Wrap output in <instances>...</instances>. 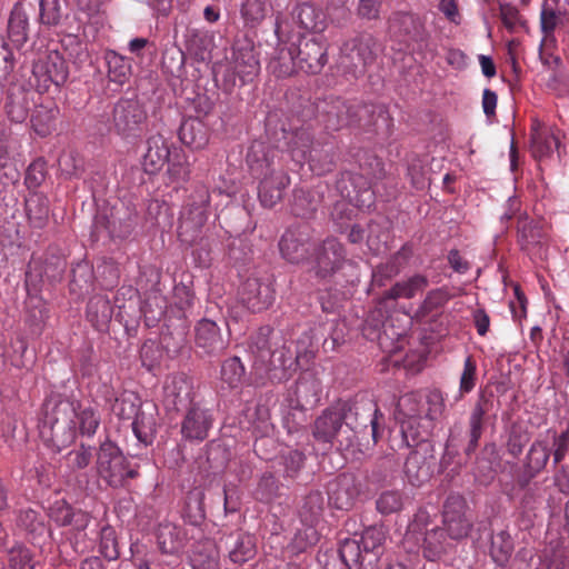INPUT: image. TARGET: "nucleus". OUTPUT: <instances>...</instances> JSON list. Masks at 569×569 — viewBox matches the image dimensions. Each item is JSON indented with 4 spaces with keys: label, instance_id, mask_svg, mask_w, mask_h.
<instances>
[{
    "label": "nucleus",
    "instance_id": "nucleus-1",
    "mask_svg": "<svg viewBox=\"0 0 569 569\" xmlns=\"http://www.w3.org/2000/svg\"><path fill=\"white\" fill-rule=\"evenodd\" d=\"M80 405L59 395L48 398L42 406L39 432L53 452H60L73 443L77 436V410Z\"/></svg>",
    "mask_w": 569,
    "mask_h": 569
},
{
    "label": "nucleus",
    "instance_id": "nucleus-2",
    "mask_svg": "<svg viewBox=\"0 0 569 569\" xmlns=\"http://www.w3.org/2000/svg\"><path fill=\"white\" fill-rule=\"evenodd\" d=\"M278 150L262 141H253L247 153V163L253 177L260 179L258 197L264 208L274 207L289 184L288 174L277 168Z\"/></svg>",
    "mask_w": 569,
    "mask_h": 569
},
{
    "label": "nucleus",
    "instance_id": "nucleus-3",
    "mask_svg": "<svg viewBox=\"0 0 569 569\" xmlns=\"http://www.w3.org/2000/svg\"><path fill=\"white\" fill-rule=\"evenodd\" d=\"M328 63V43L323 39L303 38L297 48H281L271 62L272 72L280 78L289 77L298 66L302 71L318 74Z\"/></svg>",
    "mask_w": 569,
    "mask_h": 569
},
{
    "label": "nucleus",
    "instance_id": "nucleus-4",
    "mask_svg": "<svg viewBox=\"0 0 569 569\" xmlns=\"http://www.w3.org/2000/svg\"><path fill=\"white\" fill-rule=\"evenodd\" d=\"M96 472L107 486L119 489L139 476V467L132 465L114 442L106 440L96 453Z\"/></svg>",
    "mask_w": 569,
    "mask_h": 569
},
{
    "label": "nucleus",
    "instance_id": "nucleus-5",
    "mask_svg": "<svg viewBox=\"0 0 569 569\" xmlns=\"http://www.w3.org/2000/svg\"><path fill=\"white\" fill-rule=\"evenodd\" d=\"M288 148L296 162H308L318 174L332 169L335 161L333 147L315 142L313 134L308 128L295 130L289 138Z\"/></svg>",
    "mask_w": 569,
    "mask_h": 569
},
{
    "label": "nucleus",
    "instance_id": "nucleus-6",
    "mask_svg": "<svg viewBox=\"0 0 569 569\" xmlns=\"http://www.w3.org/2000/svg\"><path fill=\"white\" fill-rule=\"evenodd\" d=\"M340 410L347 428L353 435V441L360 436L370 432L373 443L380 438V423L382 415L377 403L367 396H357L350 401H339Z\"/></svg>",
    "mask_w": 569,
    "mask_h": 569
},
{
    "label": "nucleus",
    "instance_id": "nucleus-7",
    "mask_svg": "<svg viewBox=\"0 0 569 569\" xmlns=\"http://www.w3.org/2000/svg\"><path fill=\"white\" fill-rule=\"evenodd\" d=\"M210 196L207 189L200 188L191 196L182 208L179 217L178 237L182 243L193 246L202 240L208 220Z\"/></svg>",
    "mask_w": 569,
    "mask_h": 569
},
{
    "label": "nucleus",
    "instance_id": "nucleus-8",
    "mask_svg": "<svg viewBox=\"0 0 569 569\" xmlns=\"http://www.w3.org/2000/svg\"><path fill=\"white\" fill-rule=\"evenodd\" d=\"M138 222V212L133 204L117 201L111 207L102 208L96 216L93 228L100 234L106 232L113 240L127 239Z\"/></svg>",
    "mask_w": 569,
    "mask_h": 569
},
{
    "label": "nucleus",
    "instance_id": "nucleus-9",
    "mask_svg": "<svg viewBox=\"0 0 569 569\" xmlns=\"http://www.w3.org/2000/svg\"><path fill=\"white\" fill-rule=\"evenodd\" d=\"M311 433L317 442L338 448L353 446V435L346 427L339 402L326 408L313 421Z\"/></svg>",
    "mask_w": 569,
    "mask_h": 569
},
{
    "label": "nucleus",
    "instance_id": "nucleus-10",
    "mask_svg": "<svg viewBox=\"0 0 569 569\" xmlns=\"http://www.w3.org/2000/svg\"><path fill=\"white\" fill-rule=\"evenodd\" d=\"M148 122L144 104L137 98H121L112 109L113 131L122 139H137L143 133Z\"/></svg>",
    "mask_w": 569,
    "mask_h": 569
},
{
    "label": "nucleus",
    "instance_id": "nucleus-11",
    "mask_svg": "<svg viewBox=\"0 0 569 569\" xmlns=\"http://www.w3.org/2000/svg\"><path fill=\"white\" fill-rule=\"evenodd\" d=\"M32 76L37 90L48 91L51 86L60 87L66 83L69 68L62 54L51 50L33 62Z\"/></svg>",
    "mask_w": 569,
    "mask_h": 569
},
{
    "label": "nucleus",
    "instance_id": "nucleus-12",
    "mask_svg": "<svg viewBox=\"0 0 569 569\" xmlns=\"http://www.w3.org/2000/svg\"><path fill=\"white\" fill-rule=\"evenodd\" d=\"M353 101L342 97L327 96L316 103L318 121L327 131L351 128Z\"/></svg>",
    "mask_w": 569,
    "mask_h": 569
},
{
    "label": "nucleus",
    "instance_id": "nucleus-13",
    "mask_svg": "<svg viewBox=\"0 0 569 569\" xmlns=\"http://www.w3.org/2000/svg\"><path fill=\"white\" fill-rule=\"evenodd\" d=\"M417 439L419 442L416 449L406 459L405 473L412 486L420 487L432 477L437 459L432 446L426 441V438Z\"/></svg>",
    "mask_w": 569,
    "mask_h": 569
},
{
    "label": "nucleus",
    "instance_id": "nucleus-14",
    "mask_svg": "<svg viewBox=\"0 0 569 569\" xmlns=\"http://www.w3.org/2000/svg\"><path fill=\"white\" fill-rule=\"evenodd\" d=\"M373 46L375 40L369 34L346 41L341 48V66L355 77L362 74L366 68L375 61Z\"/></svg>",
    "mask_w": 569,
    "mask_h": 569
},
{
    "label": "nucleus",
    "instance_id": "nucleus-15",
    "mask_svg": "<svg viewBox=\"0 0 569 569\" xmlns=\"http://www.w3.org/2000/svg\"><path fill=\"white\" fill-rule=\"evenodd\" d=\"M468 505L459 493H450L443 502V525L450 538L462 539L471 530L472 522L467 516Z\"/></svg>",
    "mask_w": 569,
    "mask_h": 569
},
{
    "label": "nucleus",
    "instance_id": "nucleus-16",
    "mask_svg": "<svg viewBox=\"0 0 569 569\" xmlns=\"http://www.w3.org/2000/svg\"><path fill=\"white\" fill-rule=\"evenodd\" d=\"M193 385L184 373H176L166 378L163 383V403L167 410L182 411L194 402Z\"/></svg>",
    "mask_w": 569,
    "mask_h": 569
},
{
    "label": "nucleus",
    "instance_id": "nucleus-17",
    "mask_svg": "<svg viewBox=\"0 0 569 569\" xmlns=\"http://www.w3.org/2000/svg\"><path fill=\"white\" fill-rule=\"evenodd\" d=\"M347 262L343 246L335 238H327L315 250L313 270L318 278L327 279L339 271Z\"/></svg>",
    "mask_w": 569,
    "mask_h": 569
},
{
    "label": "nucleus",
    "instance_id": "nucleus-18",
    "mask_svg": "<svg viewBox=\"0 0 569 569\" xmlns=\"http://www.w3.org/2000/svg\"><path fill=\"white\" fill-rule=\"evenodd\" d=\"M241 303L251 312L267 310L274 300V289L268 279L249 277L241 286Z\"/></svg>",
    "mask_w": 569,
    "mask_h": 569
},
{
    "label": "nucleus",
    "instance_id": "nucleus-19",
    "mask_svg": "<svg viewBox=\"0 0 569 569\" xmlns=\"http://www.w3.org/2000/svg\"><path fill=\"white\" fill-rule=\"evenodd\" d=\"M184 410L186 415L181 421L180 430L182 439L190 442H202L207 439L212 427V415L199 403Z\"/></svg>",
    "mask_w": 569,
    "mask_h": 569
},
{
    "label": "nucleus",
    "instance_id": "nucleus-20",
    "mask_svg": "<svg viewBox=\"0 0 569 569\" xmlns=\"http://www.w3.org/2000/svg\"><path fill=\"white\" fill-rule=\"evenodd\" d=\"M493 408V393L480 392L468 418V443L465 453L470 456L479 445L485 430L486 416Z\"/></svg>",
    "mask_w": 569,
    "mask_h": 569
},
{
    "label": "nucleus",
    "instance_id": "nucleus-21",
    "mask_svg": "<svg viewBox=\"0 0 569 569\" xmlns=\"http://www.w3.org/2000/svg\"><path fill=\"white\" fill-rule=\"evenodd\" d=\"M359 495L360 485L352 473H341L329 483L328 501L336 509H351Z\"/></svg>",
    "mask_w": 569,
    "mask_h": 569
},
{
    "label": "nucleus",
    "instance_id": "nucleus-22",
    "mask_svg": "<svg viewBox=\"0 0 569 569\" xmlns=\"http://www.w3.org/2000/svg\"><path fill=\"white\" fill-rule=\"evenodd\" d=\"M550 456L551 450L547 440L536 439L523 459V473L518 480L519 486L522 488L528 486L531 479L541 473L547 467Z\"/></svg>",
    "mask_w": 569,
    "mask_h": 569
},
{
    "label": "nucleus",
    "instance_id": "nucleus-23",
    "mask_svg": "<svg viewBox=\"0 0 569 569\" xmlns=\"http://www.w3.org/2000/svg\"><path fill=\"white\" fill-rule=\"evenodd\" d=\"M307 227L288 229L281 237L279 249L282 257L292 263L303 261L309 252V234Z\"/></svg>",
    "mask_w": 569,
    "mask_h": 569
},
{
    "label": "nucleus",
    "instance_id": "nucleus-24",
    "mask_svg": "<svg viewBox=\"0 0 569 569\" xmlns=\"http://www.w3.org/2000/svg\"><path fill=\"white\" fill-rule=\"evenodd\" d=\"M397 411L405 437L416 430H421L423 423L425 405L416 393H406L400 397Z\"/></svg>",
    "mask_w": 569,
    "mask_h": 569
},
{
    "label": "nucleus",
    "instance_id": "nucleus-25",
    "mask_svg": "<svg viewBox=\"0 0 569 569\" xmlns=\"http://www.w3.org/2000/svg\"><path fill=\"white\" fill-rule=\"evenodd\" d=\"M196 345L209 356L222 353L228 345L217 323L209 319H201L196 327Z\"/></svg>",
    "mask_w": 569,
    "mask_h": 569
},
{
    "label": "nucleus",
    "instance_id": "nucleus-26",
    "mask_svg": "<svg viewBox=\"0 0 569 569\" xmlns=\"http://www.w3.org/2000/svg\"><path fill=\"white\" fill-rule=\"evenodd\" d=\"M412 254V247L408 243L403 244L386 262L376 266L372 271V282L379 287L385 286L386 281L399 274L407 267Z\"/></svg>",
    "mask_w": 569,
    "mask_h": 569
},
{
    "label": "nucleus",
    "instance_id": "nucleus-27",
    "mask_svg": "<svg viewBox=\"0 0 569 569\" xmlns=\"http://www.w3.org/2000/svg\"><path fill=\"white\" fill-rule=\"evenodd\" d=\"M224 549L231 562L243 565L257 555V545L253 536L237 531L224 539Z\"/></svg>",
    "mask_w": 569,
    "mask_h": 569
},
{
    "label": "nucleus",
    "instance_id": "nucleus-28",
    "mask_svg": "<svg viewBox=\"0 0 569 569\" xmlns=\"http://www.w3.org/2000/svg\"><path fill=\"white\" fill-rule=\"evenodd\" d=\"M292 21L302 30L320 33L327 28L325 12L309 2L297 3L290 12Z\"/></svg>",
    "mask_w": 569,
    "mask_h": 569
},
{
    "label": "nucleus",
    "instance_id": "nucleus-29",
    "mask_svg": "<svg viewBox=\"0 0 569 569\" xmlns=\"http://www.w3.org/2000/svg\"><path fill=\"white\" fill-rule=\"evenodd\" d=\"M49 518L59 527H73L82 530L88 526L89 517L80 509H73L64 499L52 502L48 509Z\"/></svg>",
    "mask_w": 569,
    "mask_h": 569
},
{
    "label": "nucleus",
    "instance_id": "nucleus-30",
    "mask_svg": "<svg viewBox=\"0 0 569 569\" xmlns=\"http://www.w3.org/2000/svg\"><path fill=\"white\" fill-rule=\"evenodd\" d=\"M172 151L166 139L161 134H154L147 140V151L142 158V168L146 173L154 174L159 172Z\"/></svg>",
    "mask_w": 569,
    "mask_h": 569
},
{
    "label": "nucleus",
    "instance_id": "nucleus-31",
    "mask_svg": "<svg viewBox=\"0 0 569 569\" xmlns=\"http://www.w3.org/2000/svg\"><path fill=\"white\" fill-rule=\"evenodd\" d=\"M17 147L18 140L11 134L0 138V180L3 184H14L19 181L20 172L16 161Z\"/></svg>",
    "mask_w": 569,
    "mask_h": 569
},
{
    "label": "nucleus",
    "instance_id": "nucleus-32",
    "mask_svg": "<svg viewBox=\"0 0 569 569\" xmlns=\"http://www.w3.org/2000/svg\"><path fill=\"white\" fill-rule=\"evenodd\" d=\"M381 119L389 126L390 117L388 109L383 104L358 103L353 101L351 128L369 129Z\"/></svg>",
    "mask_w": 569,
    "mask_h": 569
},
{
    "label": "nucleus",
    "instance_id": "nucleus-33",
    "mask_svg": "<svg viewBox=\"0 0 569 569\" xmlns=\"http://www.w3.org/2000/svg\"><path fill=\"white\" fill-rule=\"evenodd\" d=\"M30 92L22 86H12L7 92L4 110L7 117L16 123H22L29 116Z\"/></svg>",
    "mask_w": 569,
    "mask_h": 569
},
{
    "label": "nucleus",
    "instance_id": "nucleus-34",
    "mask_svg": "<svg viewBox=\"0 0 569 569\" xmlns=\"http://www.w3.org/2000/svg\"><path fill=\"white\" fill-rule=\"evenodd\" d=\"M423 423L421 430H416L411 433L412 438H427L433 428V422L443 416L446 405L442 392L433 389L428 392L426 397Z\"/></svg>",
    "mask_w": 569,
    "mask_h": 569
},
{
    "label": "nucleus",
    "instance_id": "nucleus-35",
    "mask_svg": "<svg viewBox=\"0 0 569 569\" xmlns=\"http://www.w3.org/2000/svg\"><path fill=\"white\" fill-rule=\"evenodd\" d=\"M113 308L107 296L96 295L87 303L88 321L98 330L106 331L112 319Z\"/></svg>",
    "mask_w": 569,
    "mask_h": 569
},
{
    "label": "nucleus",
    "instance_id": "nucleus-36",
    "mask_svg": "<svg viewBox=\"0 0 569 569\" xmlns=\"http://www.w3.org/2000/svg\"><path fill=\"white\" fill-rule=\"evenodd\" d=\"M184 531L172 522L160 523L157 530V541L162 553L177 557L183 548Z\"/></svg>",
    "mask_w": 569,
    "mask_h": 569
},
{
    "label": "nucleus",
    "instance_id": "nucleus-37",
    "mask_svg": "<svg viewBox=\"0 0 569 569\" xmlns=\"http://www.w3.org/2000/svg\"><path fill=\"white\" fill-rule=\"evenodd\" d=\"M392 27L396 28L400 34L405 36L408 41L422 44L426 43L428 39V32L423 23L412 13H397L392 20Z\"/></svg>",
    "mask_w": 569,
    "mask_h": 569
},
{
    "label": "nucleus",
    "instance_id": "nucleus-38",
    "mask_svg": "<svg viewBox=\"0 0 569 569\" xmlns=\"http://www.w3.org/2000/svg\"><path fill=\"white\" fill-rule=\"evenodd\" d=\"M233 70L243 80H252L260 70V63L250 44L237 46L233 49Z\"/></svg>",
    "mask_w": 569,
    "mask_h": 569
},
{
    "label": "nucleus",
    "instance_id": "nucleus-39",
    "mask_svg": "<svg viewBox=\"0 0 569 569\" xmlns=\"http://www.w3.org/2000/svg\"><path fill=\"white\" fill-rule=\"evenodd\" d=\"M356 537L355 533L352 538H345L340 541L339 556L341 561L349 569H373V566H369V557Z\"/></svg>",
    "mask_w": 569,
    "mask_h": 569
},
{
    "label": "nucleus",
    "instance_id": "nucleus-40",
    "mask_svg": "<svg viewBox=\"0 0 569 569\" xmlns=\"http://www.w3.org/2000/svg\"><path fill=\"white\" fill-rule=\"evenodd\" d=\"M181 142L192 149H201L209 141L207 126L198 118H189L182 121L179 128Z\"/></svg>",
    "mask_w": 569,
    "mask_h": 569
},
{
    "label": "nucleus",
    "instance_id": "nucleus-41",
    "mask_svg": "<svg viewBox=\"0 0 569 569\" xmlns=\"http://www.w3.org/2000/svg\"><path fill=\"white\" fill-rule=\"evenodd\" d=\"M429 286L426 276L417 273L407 280L396 282L389 290L385 291L382 300L412 299Z\"/></svg>",
    "mask_w": 569,
    "mask_h": 569
},
{
    "label": "nucleus",
    "instance_id": "nucleus-42",
    "mask_svg": "<svg viewBox=\"0 0 569 569\" xmlns=\"http://www.w3.org/2000/svg\"><path fill=\"white\" fill-rule=\"evenodd\" d=\"M119 569H166L156 559L154 552L148 550L144 545L132 543L130 558L121 560Z\"/></svg>",
    "mask_w": 569,
    "mask_h": 569
},
{
    "label": "nucleus",
    "instance_id": "nucleus-43",
    "mask_svg": "<svg viewBox=\"0 0 569 569\" xmlns=\"http://www.w3.org/2000/svg\"><path fill=\"white\" fill-rule=\"evenodd\" d=\"M515 542L507 529L493 532L490 539V557L499 567H506L513 553Z\"/></svg>",
    "mask_w": 569,
    "mask_h": 569
},
{
    "label": "nucleus",
    "instance_id": "nucleus-44",
    "mask_svg": "<svg viewBox=\"0 0 569 569\" xmlns=\"http://www.w3.org/2000/svg\"><path fill=\"white\" fill-rule=\"evenodd\" d=\"M26 214L31 227L41 229L49 220V200L46 196L33 192L24 201Z\"/></svg>",
    "mask_w": 569,
    "mask_h": 569
},
{
    "label": "nucleus",
    "instance_id": "nucleus-45",
    "mask_svg": "<svg viewBox=\"0 0 569 569\" xmlns=\"http://www.w3.org/2000/svg\"><path fill=\"white\" fill-rule=\"evenodd\" d=\"M366 555H368L369 566L377 563L382 552V545L386 540V531L382 526H371L363 530L358 539Z\"/></svg>",
    "mask_w": 569,
    "mask_h": 569
},
{
    "label": "nucleus",
    "instance_id": "nucleus-46",
    "mask_svg": "<svg viewBox=\"0 0 569 569\" xmlns=\"http://www.w3.org/2000/svg\"><path fill=\"white\" fill-rule=\"evenodd\" d=\"M325 511V497L318 490L306 495L299 507V517L309 527L315 526L322 518Z\"/></svg>",
    "mask_w": 569,
    "mask_h": 569
},
{
    "label": "nucleus",
    "instance_id": "nucleus-47",
    "mask_svg": "<svg viewBox=\"0 0 569 569\" xmlns=\"http://www.w3.org/2000/svg\"><path fill=\"white\" fill-rule=\"evenodd\" d=\"M190 561L193 569H219V551L217 546L206 540L194 546Z\"/></svg>",
    "mask_w": 569,
    "mask_h": 569
},
{
    "label": "nucleus",
    "instance_id": "nucleus-48",
    "mask_svg": "<svg viewBox=\"0 0 569 569\" xmlns=\"http://www.w3.org/2000/svg\"><path fill=\"white\" fill-rule=\"evenodd\" d=\"M517 229L518 242L523 250L540 244L546 236L542 226L539 222L530 220L527 216L519 217Z\"/></svg>",
    "mask_w": 569,
    "mask_h": 569
},
{
    "label": "nucleus",
    "instance_id": "nucleus-49",
    "mask_svg": "<svg viewBox=\"0 0 569 569\" xmlns=\"http://www.w3.org/2000/svg\"><path fill=\"white\" fill-rule=\"evenodd\" d=\"M204 492L194 488L190 490L186 497L182 517L186 522L191 526H199L206 518L204 512Z\"/></svg>",
    "mask_w": 569,
    "mask_h": 569
},
{
    "label": "nucleus",
    "instance_id": "nucleus-50",
    "mask_svg": "<svg viewBox=\"0 0 569 569\" xmlns=\"http://www.w3.org/2000/svg\"><path fill=\"white\" fill-rule=\"evenodd\" d=\"M59 116V109L54 106H39L32 117V128L40 137L49 136L56 128V121Z\"/></svg>",
    "mask_w": 569,
    "mask_h": 569
},
{
    "label": "nucleus",
    "instance_id": "nucleus-51",
    "mask_svg": "<svg viewBox=\"0 0 569 569\" xmlns=\"http://www.w3.org/2000/svg\"><path fill=\"white\" fill-rule=\"evenodd\" d=\"M320 200L316 192L305 189H296L291 202V211L295 216L310 218L318 209Z\"/></svg>",
    "mask_w": 569,
    "mask_h": 569
},
{
    "label": "nucleus",
    "instance_id": "nucleus-52",
    "mask_svg": "<svg viewBox=\"0 0 569 569\" xmlns=\"http://www.w3.org/2000/svg\"><path fill=\"white\" fill-rule=\"evenodd\" d=\"M28 16L21 4H16L8 22V34L12 42L21 46L28 40Z\"/></svg>",
    "mask_w": 569,
    "mask_h": 569
},
{
    "label": "nucleus",
    "instance_id": "nucleus-53",
    "mask_svg": "<svg viewBox=\"0 0 569 569\" xmlns=\"http://www.w3.org/2000/svg\"><path fill=\"white\" fill-rule=\"evenodd\" d=\"M268 10V0H241L240 2V16L246 27L254 28L260 24Z\"/></svg>",
    "mask_w": 569,
    "mask_h": 569
},
{
    "label": "nucleus",
    "instance_id": "nucleus-54",
    "mask_svg": "<svg viewBox=\"0 0 569 569\" xmlns=\"http://www.w3.org/2000/svg\"><path fill=\"white\" fill-rule=\"evenodd\" d=\"M168 169L167 176L171 182H186L190 177V164L187 156L181 151L174 149L167 160Z\"/></svg>",
    "mask_w": 569,
    "mask_h": 569
},
{
    "label": "nucleus",
    "instance_id": "nucleus-55",
    "mask_svg": "<svg viewBox=\"0 0 569 569\" xmlns=\"http://www.w3.org/2000/svg\"><path fill=\"white\" fill-rule=\"evenodd\" d=\"M156 419L152 413H146L140 410L132 421V430L137 439L147 445H150L154 438L157 427Z\"/></svg>",
    "mask_w": 569,
    "mask_h": 569
},
{
    "label": "nucleus",
    "instance_id": "nucleus-56",
    "mask_svg": "<svg viewBox=\"0 0 569 569\" xmlns=\"http://www.w3.org/2000/svg\"><path fill=\"white\" fill-rule=\"evenodd\" d=\"M446 551V533L441 528L427 530L423 540V555L435 561Z\"/></svg>",
    "mask_w": 569,
    "mask_h": 569
},
{
    "label": "nucleus",
    "instance_id": "nucleus-57",
    "mask_svg": "<svg viewBox=\"0 0 569 569\" xmlns=\"http://www.w3.org/2000/svg\"><path fill=\"white\" fill-rule=\"evenodd\" d=\"M272 332V328L268 326L260 328L250 346L251 352L262 366L266 365L267 360L271 359L272 343L270 336Z\"/></svg>",
    "mask_w": 569,
    "mask_h": 569
},
{
    "label": "nucleus",
    "instance_id": "nucleus-58",
    "mask_svg": "<svg viewBox=\"0 0 569 569\" xmlns=\"http://www.w3.org/2000/svg\"><path fill=\"white\" fill-rule=\"evenodd\" d=\"M246 369L239 357L226 359L221 365L220 377L230 388L239 387L244 379Z\"/></svg>",
    "mask_w": 569,
    "mask_h": 569
},
{
    "label": "nucleus",
    "instance_id": "nucleus-59",
    "mask_svg": "<svg viewBox=\"0 0 569 569\" xmlns=\"http://www.w3.org/2000/svg\"><path fill=\"white\" fill-rule=\"evenodd\" d=\"M530 439L531 436L527 428L519 423H512L506 442L507 452L513 458H518Z\"/></svg>",
    "mask_w": 569,
    "mask_h": 569
},
{
    "label": "nucleus",
    "instance_id": "nucleus-60",
    "mask_svg": "<svg viewBox=\"0 0 569 569\" xmlns=\"http://www.w3.org/2000/svg\"><path fill=\"white\" fill-rule=\"evenodd\" d=\"M406 502L405 495L399 490H386L382 491L377 501V510L385 516L400 512L403 509Z\"/></svg>",
    "mask_w": 569,
    "mask_h": 569
},
{
    "label": "nucleus",
    "instance_id": "nucleus-61",
    "mask_svg": "<svg viewBox=\"0 0 569 569\" xmlns=\"http://www.w3.org/2000/svg\"><path fill=\"white\" fill-rule=\"evenodd\" d=\"M140 399L134 393L130 392L123 393L120 398L116 399L113 411L120 419L130 420L140 411Z\"/></svg>",
    "mask_w": 569,
    "mask_h": 569
},
{
    "label": "nucleus",
    "instance_id": "nucleus-62",
    "mask_svg": "<svg viewBox=\"0 0 569 569\" xmlns=\"http://www.w3.org/2000/svg\"><path fill=\"white\" fill-rule=\"evenodd\" d=\"M99 552L108 561H114L120 557L116 531L109 526L100 531Z\"/></svg>",
    "mask_w": 569,
    "mask_h": 569
},
{
    "label": "nucleus",
    "instance_id": "nucleus-63",
    "mask_svg": "<svg viewBox=\"0 0 569 569\" xmlns=\"http://www.w3.org/2000/svg\"><path fill=\"white\" fill-rule=\"evenodd\" d=\"M297 362V357L290 347L282 345L280 348L272 350L271 359L267 360L264 367L268 370L276 369H291Z\"/></svg>",
    "mask_w": 569,
    "mask_h": 569
},
{
    "label": "nucleus",
    "instance_id": "nucleus-64",
    "mask_svg": "<svg viewBox=\"0 0 569 569\" xmlns=\"http://www.w3.org/2000/svg\"><path fill=\"white\" fill-rule=\"evenodd\" d=\"M10 569H34L31 550L22 545H16L8 550Z\"/></svg>",
    "mask_w": 569,
    "mask_h": 569
}]
</instances>
